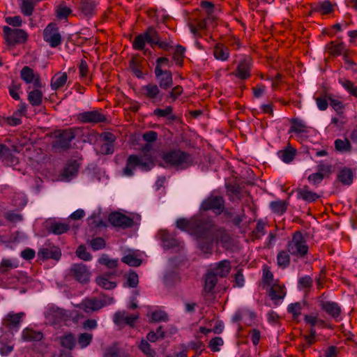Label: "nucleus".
Masks as SVG:
<instances>
[{
    "mask_svg": "<svg viewBox=\"0 0 357 357\" xmlns=\"http://www.w3.org/2000/svg\"><path fill=\"white\" fill-rule=\"evenodd\" d=\"M158 235L162 241L164 249L179 250L183 248V242L176 238L174 234H170L167 230L160 229Z\"/></svg>",
    "mask_w": 357,
    "mask_h": 357,
    "instance_id": "nucleus-11",
    "label": "nucleus"
},
{
    "mask_svg": "<svg viewBox=\"0 0 357 357\" xmlns=\"http://www.w3.org/2000/svg\"><path fill=\"white\" fill-rule=\"evenodd\" d=\"M18 265L10 259H3L0 263V274L7 275L9 272L16 268Z\"/></svg>",
    "mask_w": 357,
    "mask_h": 357,
    "instance_id": "nucleus-43",
    "label": "nucleus"
},
{
    "mask_svg": "<svg viewBox=\"0 0 357 357\" xmlns=\"http://www.w3.org/2000/svg\"><path fill=\"white\" fill-rule=\"evenodd\" d=\"M200 209L212 211L216 215H220L225 210V199L220 195H211L202 202Z\"/></svg>",
    "mask_w": 357,
    "mask_h": 357,
    "instance_id": "nucleus-8",
    "label": "nucleus"
},
{
    "mask_svg": "<svg viewBox=\"0 0 357 357\" xmlns=\"http://www.w3.org/2000/svg\"><path fill=\"white\" fill-rule=\"evenodd\" d=\"M317 169V172L321 174L324 178H329L334 171V167L331 164L326 163L323 161L319 162Z\"/></svg>",
    "mask_w": 357,
    "mask_h": 357,
    "instance_id": "nucleus-47",
    "label": "nucleus"
},
{
    "mask_svg": "<svg viewBox=\"0 0 357 357\" xmlns=\"http://www.w3.org/2000/svg\"><path fill=\"white\" fill-rule=\"evenodd\" d=\"M139 349L146 357H154L155 355V351L151 349V344L146 340H141L139 344Z\"/></svg>",
    "mask_w": 357,
    "mask_h": 357,
    "instance_id": "nucleus-52",
    "label": "nucleus"
},
{
    "mask_svg": "<svg viewBox=\"0 0 357 357\" xmlns=\"http://www.w3.org/2000/svg\"><path fill=\"white\" fill-rule=\"evenodd\" d=\"M96 0H80L78 9L86 17H91L96 13Z\"/></svg>",
    "mask_w": 357,
    "mask_h": 357,
    "instance_id": "nucleus-25",
    "label": "nucleus"
},
{
    "mask_svg": "<svg viewBox=\"0 0 357 357\" xmlns=\"http://www.w3.org/2000/svg\"><path fill=\"white\" fill-rule=\"evenodd\" d=\"M146 43H148V40L146 37V31H144L135 36L132 42V48L137 51L144 50Z\"/></svg>",
    "mask_w": 357,
    "mask_h": 357,
    "instance_id": "nucleus-42",
    "label": "nucleus"
},
{
    "mask_svg": "<svg viewBox=\"0 0 357 357\" xmlns=\"http://www.w3.org/2000/svg\"><path fill=\"white\" fill-rule=\"evenodd\" d=\"M22 337L26 342L40 341L43 338V334L40 331L26 328L22 331Z\"/></svg>",
    "mask_w": 357,
    "mask_h": 357,
    "instance_id": "nucleus-35",
    "label": "nucleus"
},
{
    "mask_svg": "<svg viewBox=\"0 0 357 357\" xmlns=\"http://www.w3.org/2000/svg\"><path fill=\"white\" fill-rule=\"evenodd\" d=\"M77 119L82 123L96 124L107 121L106 116L102 112V109L81 112L77 116Z\"/></svg>",
    "mask_w": 357,
    "mask_h": 357,
    "instance_id": "nucleus-13",
    "label": "nucleus"
},
{
    "mask_svg": "<svg viewBox=\"0 0 357 357\" xmlns=\"http://www.w3.org/2000/svg\"><path fill=\"white\" fill-rule=\"evenodd\" d=\"M278 154L284 162L289 163L294 160L296 154V150L288 146L285 149L280 151Z\"/></svg>",
    "mask_w": 357,
    "mask_h": 357,
    "instance_id": "nucleus-38",
    "label": "nucleus"
},
{
    "mask_svg": "<svg viewBox=\"0 0 357 357\" xmlns=\"http://www.w3.org/2000/svg\"><path fill=\"white\" fill-rule=\"evenodd\" d=\"M291 132L296 133H301L305 132V126L301 122V121L297 119H291Z\"/></svg>",
    "mask_w": 357,
    "mask_h": 357,
    "instance_id": "nucleus-62",
    "label": "nucleus"
},
{
    "mask_svg": "<svg viewBox=\"0 0 357 357\" xmlns=\"http://www.w3.org/2000/svg\"><path fill=\"white\" fill-rule=\"evenodd\" d=\"M20 77L26 84L33 83V88H42L40 75L29 66H24L20 71Z\"/></svg>",
    "mask_w": 357,
    "mask_h": 357,
    "instance_id": "nucleus-18",
    "label": "nucleus"
},
{
    "mask_svg": "<svg viewBox=\"0 0 357 357\" xmlns=\"http://www.w3.org/2000/svg\"><path fill=\"white\" fill-rule=\"evenodd\" d=\"M155 164L153 160V157L146 156V157H142L139 156V164L138 166L143 170V171H149L151 170Z\"/></svg>",
    "mask_w": 357,
    "mask_h": 357,
    "instance_id": "nucleus-50",
    "label": "nucleus"
},
{
    "mask_svg": "<svg viewBox=\"0 0 357 357\" xmlns=\"http://www.w3.org/2000/svg\"><path fill=\"white\" fill-rule=\"evenodd\" d=\"M96 282L100 287L105 289H113L116 287V283L115 282L109 281L105 275L97 277Z\"/></svg>",
    "mask_w": 357,
    "mask_h": 357,
    "instance_id": "nucleus-51",
    "label": "nucleus"
},
{
    "mask_svg": "<svg viewBox=\"0 0 357 357\" xmlns=\"http://www.w3.org/2000/svg\"><path fill=\"white\" fill-rule=\"evenodd\" d=\"M93 340V335L89 333H80L77 338V342L81 348L89 346Z\"/></svg>",
    "mask_w": 357,
    "mask_h": 357,
    "instance_id": "nucleus-54",
    "label": "nucleus"
},
{
    "mask_svg": "<svg viewBox=\"0 0 357 357\" xmlns=\"http://www.w3.org/2000/svg\"><path fill=\"white\" fill-rule=\"evenodd\" d=\"M211 236L213 242L217 245L220 244L222 248H227L231 245V237L223 227H218L215 225Z\"/></svg>",
    "mask_w": 357,
    "mask_h": 357,
    "instance_id": "nucleus-12",
    "label": "nucleus"
},
{
    "mask_svg": "<svg viewBox=\"0 0 357 357\" xmlns=\"http://www.w3.org/2000/svg\"><path fill=\"white\" fill-rule=\"evenodd\" d=\"M75 137L74 128L59 130L54 132V140L52 147L63 151L68 150L71 146V142Z\"/></svg>",
    "mask_w": 357,
    "mask_h": 357,
    "instance_id": "nucleus-6",
    "label": "nucleus"
},
{
    "mask_svg": "<svg viewBox=\"0 0 357 357\" xmlns=\"http://www.w3.org/2000/svg\"><path fill=\"white\" fill-rule=\"evenodd\" d=\"M192 224L191 233L197 238H208L215 225L213 220L202 215L193 216Z\"/></svg>",
    "mask_w": 357,
    "mask_h": 357,
    "instance_id": "nucleus-3",
    "label": "nucleus"
},
{
    "mask_svg": "<svg viewBox=\"0 0 357 357\" xmlns=\"http://www.w3.org/2000/svg\"><path fill=\"white\" fill-rule=\"evenodd\" d=\"M353 177V172L348 167H344L337 174V180L345 185H349L352 183Z\"/></svg>",
    "mask_w": 357,
    "mask_h": 357,
    "instance_id": "nucleus-36",
    "label": "nucleus"
},
{
    "mask_svg": "<svg viewBox=\"0 0 357 357\" xmlns=\"http://www.w3.org/2000/svg\"><path fill=\"white\" fill-rule=\"evenodd\" d=\"M172 63L166 56L158 57L155 61L154 75L158 86L162 90H167L173 86V75L170 70Z\"/></svg>",
    "mask_w": 357,
    "mask_h": 357,
    "instance_id": "nucleus-1",
    "label": "nucleus"
},
{
    "mask_svg": "<svg viewBox=\"0 0 357 357\" xmlns=\"http://www.w3.org/2000/svg\"><path fill=\"white\" fill-rule=\"evenodd\" d=\"M45 227L49 234L61 235L70 230V225L59 222L54 219H49L45 222Z\"/></svg>",
    "mask_w": 357,
    "mask_h": 357,
    "instance_id": "nucleus-21",
    "label": "nucleus"
},
{
    "mask_svg": "<svg viewBox=\"0 0 357 357\" xmlns=\"http://www.w3.org/2000/svg\"><path fill=\"white\" fill-rule=\"evenodd\" d=\"M329 53L333 56H337L343 54L345 50V45L343 42L335 44L334 41H331L326 46Z\"/></svg>",
    "mask_w": 357,
    "mask_h": 357,
    "instance_id": "nucleus-40",
    "label": "nucleus"
},
{
    "mask_svg": "<svg viewBox=\"0 0 357 357\" xmlns=\"http://www.w3.org/2000/svg\"><path fill=\"white\" fill-rule=\"evenodd\" d=\"M40 89L41 88H34L33 90L28 93V101L33 107H38L42 105L43 94Z\"/></svg>",
    "mask_w": 357,
    "mask_h": 357,
    "instance_id": "nucleus-30",
    "label": "nucleus"
},
{
    "mask_svg": "<svg viewBox=\"0 0 357 357\" xmlns=\"http://www.w3.org/2000/svg\"><path fill=\"white\" fill-rule=\"evenodd\" d=\"M335 147L339 151H349L351 146L350 142L347 139L345 140L337 139L335 141Z\"/></svg>",
    "mask_w": 357,
    "mask_h": 357,
    "instance_id": "nucleus-60",
    "label": "nucleus"
},
{
    "mask_svg": "<svg viewBox=\"0 0 357 357\" xmlns=\"http://www.w3.org/2000/svg\"><path fill=\"white\" fill-rule=\"evenodd\" d=\"M183 92V88L181 85H176L172 89L169 93L166 96V98L171 99L174 102Z\"/></svg>",
    "mask_w": 357,
    "mask_h": 357,
    "instance_id": "nucleus-63",
    "label": "nucleus"
},
{
    "mask_svg": "<svg viewBox=\"0 0 357 357\" xmlns=\"http://www.w3.org/2000/svg\"><path fill=\"white\" fill-rule=\"evenodd\" d=\"M43 40L47 43L51 47H56L62 43L61 35L59 33V27L54 22H51L45 28L43 33Z\"/></svg>",
    "mask_w": 357,
    "mask_h": 357,
    "instance_id": "nucleus-9",
    "label": "nucleus"
},
{
    "mask_svg": "<svg viewBox=\"0 0 357 357\" xmlns=\"http://www.w3.org/2000/svg\"><path fill=\"white\" fill-rule=\"evenodd\" d=\"M139 164V156L137 155H130L126 160V166L123 169V174L127 176H132L133 175V171L138 166Z\"/></svg>",
    "mask_w": 357,
    "mask_h": 357,
    "instance_id": "nucleus-31",
    "label": "nucleus"
},
{
    "mask_svg": "<svg viewBox=\"0 0 357 357\" xmlns=\"http://www.w3.org/2000/svg\"><path fill=\"white\" fill-rule=\"evenodd\" d=\"M231 271V263L229 260L225 259L216 264L215 268L211 271L215 275L220 278H225L228 275Z\"/></svg>",
    "mask_w": 357,
    "mask_h": 357,
    "instance_id": "nucleus-26",
    "label": "nucleus"
},
{
    "mask_svg": "<svg viewBox=\"0 0 357 357\" xmlns=\"http://www.w3.org/2000/svg\"><path fill=\"white\" fill-rule=\"evenodd\" d=\"M319 307L326 314L337 321L342 313L341 307L337 303L333 301H321Z\"/></svg>",
    "mask_w": 357,
    "mask_h": 357,
    "instance_id": "nucleus-23",
    "label": "nucleus"
},
{
    "mask_svg": "<svg viewBox=\"0 0 357 357\" xmlns=\"http://www.w3.org/2000/svg\"><path fill=\"white\" fill-rule=\"evenodd\" d=\"M145 59L139 54L133 55L129 61V68L132 74L139 79H144L146 73L143 72Z\"/></svg>",
    "mask_w": 357,
    "mask_h": 357,
    "instance_id": "nucleus-20",
    "label": "nucleus"
},
{
    "mask_svg": "<svg viewBox=\"0 0 357 357\" xmlns=\"http://www.w3.org/2000/svg\"><path fill=\"white\" fill-rule=\"evenodd\" d=\"M313 10L321 15H328L333 11V5L329 1L319 2L313 8Z\"/></svg>",
    "mask_w": 357,
    "mask_h": 357,
    "instance_id": "nucleus-41",
    "label": "nucleus"
},
{
    "mask_svg": "<svg viewBox=\"0 0 357 357\" xmlns=\"http://www.w3.org/2000/svg\"><path fill=\"white\" fill-rule=\"evenodd\" d=\"M68 275L80 283L89 281L90 272L83 264H73L69 269Z\"/></svg>",
    "mask_w": 357,
    "mask_h": 357,
    "instance_id": "nucleus-14",
    "label": "nucleus"
},
{
    "mask_svg": "<svg viewBox=\"0 0 357 357\" xmlns=\"http://www.w3.org/2000/svg\"><path fill=\"white\" fill-rule=\"evenodd\" d=\"M251 59L249 58H245L239 61L235 71L231 74L238 79L246 80L251 77Z\"/></svg>",
    "mask_w": 357,
    "mask_h": 357,
    "instance_id": "nucleus-19",
    "label": "nucleus"
},
{
    "mask_svg": "<svg viewBox=\"0 0 357 357\" xmlns=\"http://www.w3.org/2000/svg\"><path fill=\"white\" fill-rule=\"evenodd\" d=\"M169 317L168 314L162 310H155L151 314L149 322L150 323H156L160 321H168Z\"/></svg>",
    "mask_w": 357,
    "mask_h": 357,
    "instance_id": "nucleus-49",
    "label": "nucleus"
},
{
    "mask_svg": "<svg viewBox=\"0 0 357 357\" xmlns=\"http://www.w3.org/2000/svg\"><path fill=\"white\" fill-rule=\"evenodd\" d=\"M145 31L148 43L152 48H154L160 41L158 31L153 26H149Z\"/></svg>",
    "mask_w": 357,
    "mask_h": 357,
    "instance_id": "nucleus-34",
    "label": "nucleus"
},
{
    "mask_svg": "<svg viewBox=\"0 0 357 357\" xmlns=\"http://www.w3.org/2000/svg\"><path fill=\"white\" fill-rule=\"evenodd\" d=\"M75 253L77 257L84 261H90L92 259L91 255L86 251V248L84 245H79Z\"/></svg>",
    "mask_w": 357,
    "mask_h": 357,
    "instance_id": "nucleus-61",
    "label": "nucleus"
},
{
    "mask_svg": "<svg viewBox=\"0 0 357 357\" xmlns=\"http://www.w3.org/2000/svg\"><path fill=\"white\" fill-rule=\"evenodd\" d=\"M68 75L66 73L55 75L51 79V87L53 90L56 91L63 87L67 82Z\"/></svg>",
    "mask_w": 357,
    "mask_h": 357,
    "instance_id": "nucleus-39",
    "label": "nucleus"
},
{
    "mask_svg": "<svg viewBox=\"0 0 357 357\" xmlns=\"http://www.w3.org/2000/svg\"><path fill=\"white\" fill-rule=\"evenodd\" d=\"M3 38L8 46H15L24 44L29 38L28 33L22 29L10 28L8 26L3 27Z\"/></svg>",
    "mask_w": 357,
    "mask_h": 357,
    "instance_id": "nucleus-5",
    "label": "nucleus"
},
{
    "mask_svg": "<svg viewBox=\"0 0 357 357\" xmlns=\"http://www.w3.org/2000/svg\"><path fill=\"white\" fill-rule=\"evenodd\" d=\"M301 309H302L301 304L299 302L291 303L287 307L288 312L291 314L294 319L298 317V316L301 314Z\"/></svg>",
    "mask_w": 357,
    "mask_h": 357,
    "instance_id": "nucleus-64",
    "label": "nucleus"
},
{
    "mask_svg": "<svg viewBox=\"0 0 357 357\" xmlns=\"http://www.w3.org/2000/svg\"><path fill=\"white\" fill-rule=\"evenodd\" d=\"M79 164L75 160H70L66 165L62 176L70 181L75 176L79 171Z\"/></svg>",
    "mask_w": 357,
    "mask_h": 357,
    "instance_id": "nucleus-28",
    "label": "nucleus"
},
{
    "mask_svg": "<svg viewBox=\"0 0 357 357\" xmlns=\"http://www.w3.org/2000/svg\"><path fill=\"white\" fill-rule=\"evenodd\" d=\"M185 52V48L183 46L181 45H176L172 57L174 61L176 62V64L179 67H181L183 65Z\"/></svg>",
    "mask_w": 357,
    "mask_h": 357,
    "instance_id": "nucleus-46",
    "label": "nucleus"
},
{
    "mask_svg": "<svg viewBox=\"0 0 357 357\" xmlns=\"http://www.w3.org/2000/svg\"><path fill=\"white\" fill-rule=\"evenodd\" d=\"M161 158L167 166L181 169L189 167L193 162L192 155L180 149L163 151Z\"/></svg>",
    "mask_w": 357,
    "mask_h": 357,
    "instance_id": "nucleus-2",
    "label": "nucleus"
},
{
    "mask_svg": "<svg viewBox=\"0 0 357 357\" xmlns=\"http://www.w3.org/2000/svg\"><path fill=\"white\" fill-rule=\"evenodd\" d=\"M25 315L24 312H9L3 319V325L8 331L13 333L19 330L22 317Z\"/></svg>",
    "mask_w": 357,
    "mask_h": 357,
    "instance_id": "nucleus-17",
    "label": "nucleus"
},
{
    "mask_svg": "<svg viewBox=\"0 0 357 357\" xmlns=\"http://www.w3.org/2000/svg\"><path fill=\"white\" fill-rule=\"evenodd\" d=\"M339 82L352 96L357 98V86L349 79H340Z\"/></svg>",
    "mask_w": 357,
    "mask_h": 357,
    "instance_id": "nucleus-58",
    "label": "nucleus"
},
{
    "mask_svg": "<svg viewBox=\"0 0 357 357\" xmlns=\"http://www.w3.org/2000/svg\"><path fill=\"white\" fill-rule=\"evenodd\" d=\"M108 220L115 227L121 229L130 228L134 225L132 218L120 212H112L109 215Z\"/></svg>",
    "mask_w": 357,
    "mask_h": 357,
    "instance_id": "nucleus-15",
    "label": "nucleus"
},
{
    "mask_svg": "<svg viewBox=\"0 0 357 357\" xmlns=\"http://www.w3.org/2000/svg\"><path fill=\"white\" fill-rule=\"evenodd\" d=\"M278 266L282 268H287L290 264V255L288 250H281L277 255Z\"/></svg>",
    "mask_w": 357,
    "mask_h": 357,
    "instance_id": "nucleus-44",
    "label": "nucleus"
},
{
    "mask_svg": "<svg viewBox=\"0 0 357 357\" xmlns=\"http://www.w3.org/2000/svg\"><path fill=\"white\" fill-rule=\"evenodd\" d=\"M139 316L137 314L128 315L125 311H118L114 314L113 321L119 326L128 325L133 327L136 321L138 319Z\"/></svg>",
    "mask_w": 357,
    "mask_h": 357,
    "instance_id": "nucleus-22",
    "label": "nucleus"
},
{
    "mask_svg": "<svg viewBox=\"0 0 357 357\" xmlns=\"http://www.w3.org/2000/svg\"><path fill=\"white\" fill-rule=\"evenodd\" d=\"M98 262L110 269H115L118 266V259H111L105 254L99 258Z\"/></svg>",
    "mask_w": 357,
    "mask_h": 357,
    "instance_id": "nucleus-53",
    "label": "nucleus"
},
{
    "mask_svg": "<svg viewBox=\"0 0 357 357\" xmlns=\"http://www.w3.org/2000/svg\"><path fill=\"white\" fill-rule=\"evenodd\" d=\"M286 296V289L284 284H278L277 282L273 283L268 291V296L273 301L275 305H278V302Z\"/></svg>",
    "mask_w": 357,
    "mask_h": 357,
    "instance_id": "nucleus-24",
    "label": "nucleus"
},
{
    "mask_svg": "<svg viewBox=\"0 0 357 357\" xmlns=\"http://www.w3.org/2000/svg\"><path fill=\"white\" fill-rule=\"evenodd\" d=\"M192 218L190 220L186 218H180L176 221V227L182 231H186L191 233Z\"/></svg>",
    "mask_w": 357,
    "mask_h": 357,
    "instance_id": "nucleus-57",
    "label": "nucleus"
},
{
    "mask_svg": "<svg viewBox=\"0 0 357 357\" xmlns=\"http://www.w3.org/2000/svg\"><path fill=\"white\" fill-rule=\"evenodd\" d=\"M217 283L218 278L215 275V274H213V273H211V271L208 272L205 276L204 291L206 293L213 292Z\"/></svg>",
    "mask_w": 357,
    "mask_h": 357,
    "instance_id": "nucleus-37",
    "label": "nucleus"
},
{
    "mask_svg": "<svg viewBox=\"0 0 357 357\" xmlns=\"http://www.w3.org/2000/svg\"><path fill=\"white\" fill-rule=\"evenodd\" d=\"M38 257L42 260L52 259L58 261L61 257V250L51 243H45L38 252Z\"/></svg>",
    "mask_w": 357,
    "mask_h": 357,
    "instance_id": "nucleus-16",
    "label": "nucleus"
},
{
    "mask_svg": "<svg viewBox=\"0 0 357 357\" xmlns=\"http://www.w3.org/2000/svg\"><path fill=\"white\" fill-rule=\"evenodd\" d=\"M121 261L130 266L137 267L142 264V260L135 255H127L122 257Z\"/></svg>",
    "mask_w": 357,
    "mask_h": 357,
    "instance_id": "nucleus-55",
    "label": "nucleus"
},
{
    "mask_svg": "<svg viewBox=\"0 0 357 357\" xmlns=\"http://www.w3.org/2000/svg\"><path fill=\"white\" fill-rule=\"evenodd\" d=\"M287 248L291 255L301 258L305 257L309 250L305 237L299 231L294 233L291 241L287 243Z\"/></svg>",
    "mask_w": 357,
    "mask_h": 357,
    "instance_id": "nucleus-4",
    "label": "nucleus"
},
{
    "mask_svg": "<svg viewBox=\"0 0 357 357\" xmlns=\"http://www.w3.org/2000/svg\"><path fill=\"white\" fill-rule=\"evenodd\" d=\"M138 96L154 105L162 102L164 98V93L161 91V89L154 83H149L142 86L139 90Z\"/></svg>",
    "mask_w": 357,
    "mask_h": 357,
    "instance_id": "nucleus-7",
    "label": "nucleus"
},
{
    "mask_svg": "<svg viewBox=\"0 0 357 357\" xmlns=\"http://www.w3.org/2000/svg\"><path fill=\"white\" fill-rule=\"evenodd\" d=\"M265 234V223L262 220H259L257 222L255 229L252 231V237L255 239H259Z\"/></svg>",
    "mask_w": 357,
    "mask_h": 357,
    "instance_id": "nucleus-56",
    "label": "nucleus"
},
{
    "mask_svg": "<svg viewBox=\"0 0 357 357\" xmlns=\"http://www.w3.org/2000/svg\"><path fill=\"white\" fill-rule=\"evenodd\" d=\"M270 207L273 213L278 215L284 213L287 210V206L285 202L282 200L271 202Z\"/></svg>",
    "mask_w": 357,
    "mask_h": 357,
    "instance_id": "nucleus-48",
    "label": "nucleus"
},
{
    "mask_svg": "<svg viewBox=\"0 0 357 357\" xmlns=\"http://www.w3.org/2000/svg\"><path fill=\"white\" fill-rule=\"evenodd\" d=\"M59 340L61 346L70 351L73 350L76 344L75 336L70 332L59 337Z\"/></svg>",
    "mask_w": 357,
    "mask_h": 357,
    "instance_id": "nucleus-33",
    "label": "nucleus"
},
{
    "mask_svg": "<svg viewBox=\"0 0 357 357\" xmlns=\"http://www.w3.org/2000/svg\"><path fill=\"white\" fill-rule=\"evenodd\" d=\"M298 199H302L306 202H313L319 198V195L316 192L310 190L307 185H304L301 188L296 190Z\"/></svg>",
    "mask_w": 357,
    "mask_h": 357,
    "instance_id": "nucleus-27",
    "label": "nucleus"
},
{
    "mask_svg": "<svg viewBox=\"0 0 357 357\" xmlns=\"http://www.w3.org/2000/svg\"><path fill=\"white\" fill-rule=\"evenodd\" d=\"M55 12L58 19L65 20L72 13V10L66 6L64 2H61L56 7Z\"/></svg>",
    "mask_w": 357,
    "mask_h": 357,
    "instance_id": "nucleus-45",
    "label": "nucleus"
},
{
    "mask_svg": "<svg viewBox=\"0 0 357 357\" xmlns=\"http://www.w3.org/2000/svg\"><path fill=\"white\" fill-rule=\"evenodd\" d=\"M214 57L219 61H226L229 59L230 52L228 47L223 43H218L213 47V52Z\"/></svg>",
    "mask_w": 357,
    "mask_h": 357,
    "instance_id": "nucleus-29",
    "label": "nucleus"
},
{
    "mask_svg": "<svg viewBox=\"0 0 357 357\" xmlns=\"http://www.w3.org/2000/svg\"><path fill=\"white\" fill-rule=\"evenodd\" d=\"M114 303V298L105 296L102 299L96 298L85 299L81 303V308L86 313L98 311L107 305Z\"/></svg>",
    "mask_w": 357,
    "mask_h": 357,
    "instance_id": "nucleus-10",
    "label": "nucleus"
},
{
    "mask_svg": "<svg viewBox=\"0 0 357 357\" xmlns=\"http://www.w3.org/2000/svg\"><path fill=\"white\" fill-rule=\"evenodd\" d=\"M273 280V274L268 266H264L262 270V282L264 284L269 286Z\"/></svg>",
    "mask_w": 357,
    "mask_h": 357,
    "instance_id": "nucleus-59",
    "label": "nucleus"
},
{
    "mask_svg": "<svg viewBox=\"0 0 357 357\" xmlns=\"http://www.w3.org/2000/svg\"><path fill=\"white\" fill-rule=\"evenodd\" d=\"M198 239V248L204 254H212L213 248V240L210 235L208 238H197Z\"/></svg>",
    "mask_w": 357,
    "mask_h": 357,
    "instance_id": "nucleus-32",
    "label": "nucleus"
}]
</instances>
